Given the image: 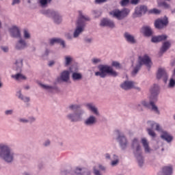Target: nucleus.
<instances>
[{
    "label": "nucleus",
    "instance_id": "nucleus-26",
    "mask_svg": "<svg viewBox=\"0 0 175 175\" xmlns=\"http://www.w3.org/2000/svg\"><path fill=\"white\" fill-rule=\"evenodd\" d=\"M16 96L18 99H20L21 101L27 103L30 102V98L28 96H25L22 94V91L19 90L16 92Z\"/></svg>",
    "mask_w": 175,
    "mask_h": 175
},
{
    "label": "nucleus",
    "instance_id": "nucleus-64",
    "mask_svg": "<svg viewBox=\"0 0 175 175\" xmlns=\"http://www.w3.org/2000/svg\"><path fill=\"white\" fill-rule=\"evenodd\" d=\"M94 175H102V174H100V171L98 170H96V169H94Z\"/></svg>",
    "mask_w": 175,
    "mask_h": 175
},
{
    "label": "nucleus",
    "instance_id": "nucleus-63",
    "mask_svg": "<svg viewBox=\"0 0 175 175\" xmlns=\"http://www.w3.org/2000/svg\"><path fill=\"white\" fill-rule=\"evenodd\" d=\"M59 44H60V45L62 46L63 49L66 48V43L64 40H61L60 42H59Z\"/></svg>",
    "mask_w": 175,
    "mask_h": 175
},
{
    "label": "nucleus",
    "instance_id": "nucleus-31",
    "mask_svg": "<svg viewBox=\"0 0 175 175\" xmlns=\"http://www.w3.org/2000/svg\"><path fill=\"white\" fill-rule=\"evenodd\" d=\"M50 18H53V21H55L56 24H59L62 21V18L58 12H56L55 14L52 15Z\"/></svg>",
    "mask_w": 175,
    "mask_h": 175
},
{
    "label": "nucleus",
    "instance_id": "nucleus-3",
    "mask_svg": "<svg viewBox=\"0 0 175 175\" xmlns=\"http://www.w3.org/2000/svg\"><path fill=\"white\" fill-rule=\"evenodd\" d=\"M154 127L155 131L159 133H163V132H167L163 131L159 123H157L154 120H148L146 122V131L148 136L150 137L152 139L157 138V133H155L154 131Z\"/></svg>",
    "mask_w": 175,
    "mask_h": 175
},
{
    "label": "nucleus",
    "instance_id": "nucleus-58",
    "mask_svg": "<svg viewBox=\"0 0 175 175\" xmlns=\"http://www.w3.org/2000/svg\"><path fill=\"white\" fill-rule=\"evenodd\" d=\"M142 105L141 103H138L137 105H136V108L138 111H142L143 110V108H142Z\"/></svg>",
    "mask_w": 175,
    "mask_h": 175
},
{
    "label": "nucleus",
    "instance_id": "nucleus-32",
    "mask_svg": "<svg viewBox=\"0 0 175 175\" xmlns=\"http://www.w3.org/2000/svg\"><path fill=\"white\" fill-rule=\"evenodd\" d=\"M11 78L15 79L17 81L27 79V77L25 75H23V74H21V73H18V74H16V75H11Z\"/></svg>",
    "mask_w": 175,
    "mask_h": 175
},
{
    "label": "nucleus",
    "instance_id": "nucleus-62",
    "mask_svg": "<svg viewBox=\"0 0 175 175\" xmlns=\"http://www.w3.org/2000/svg\"><path fill=\"white\" fill-rule=\"evenodd\" d=\"M19 122H22V123H24V124H26V123L29 122L28 120H27L26 118H20Z\"/></svg>",
    "mask_w": 175,
    "mask_h": 175
},
{
    "label": "nucleus",
    "instance_id": "nucleus-10",
    "mask_svg": "<svg viewBox=\"0 0 175 175\" xmlns=\"http://www.w3.org/2000/svg\"><path fill=\"white\" fill-rule=\"evenodd\" d=\"M168 24L167 17L165 16L162 18H159L154 22V27L156 29H161L166 27Z\"/></svg>",
    "mask_w": 175,
    "mask_h": 175
},
{
    "label": "nucleus",
    "instance_id": "nucleus-39",
    "mask_svg": "<svg viewBox=\"0 0 175 175\" xmlns=\"http://www.w3.org/2000/svg\"><path fill=\"white\" fill-rule=\"evenodd\" d=\"M73 81H79L82 79V74L79 72H73L72 75Z\"/></svg>",
    "mask_w": 175,
    "mask_h": 175
},
{
    "label": "nucleus",
    "instance_id": "nucleus-56",
    "mask_svg": "<svg viewBox=\"0 0 175 175\" xmlns=\"http://www.w3.org/2000/svg\"><path fill=\"white\" fill-rule=\"evenodd\" d=\"M1 50L3 51V53H8L9 51V48L6 46H2Z\"/></svg>",
    "mask_w": 175,
    "mask_h": 175
},
{
    "label": "nucleus",
    "instance_id": "nucleus-57",
    "mask_svg": "<svg viewBox=\"0 0 175 175\" xmlns=\"http://www.w3.org/2000/svg\"><path fill=\"white\" fill-rule=\"evenodd\" d=\"M129 2V0H122L120 1V5H122V6H125L126 5H128Z\"/></svg>",
    "mask_w": 175,
    "mask_h": 175
},
{
    "label": "nucleus",
    "instance_id": "nucleus-52",
    "mask_svg": "<svg viewBox=\"0 0 175 175\" xmlns=\"http://www.w3.org/2000/svg\"><path fill=\"white\" fill-rule=\"evenodd\" d=\"M5 114L7 116H12L13 114V109H8L5 111Z\"/></svg>",
    "mask_w": 175,
    "mask_h": 175
},
{
    "label": "nucleus",
    "instance_id": "nucleus-41",
    "mask_svg": "<svg viewBox=\"0 0 175 175\" xmlns=\"http://www.w3.org/2000/svg\"><path fill=\"white\" fill-rule=\"evenodd\" d=\"M51 0H39V4L42 8H46L49 3H51Z\"/></svg>",
    "mask_w": 175,
    "mask_h": 175
},
{
    "label": "nucleus",
    "instance_id": "nucleus-42",
    "mask_svg": "<svg viewBox=\"0 0 175 175\" xmlns=\"http://www.w3.org/2000/svg\"><path fill=\"white\" fill-rule=\"evenodd\" d=\"M83 170H85V169L77 167L75 169L74 174L72 175H81V174L83 172Z\"/></svg>",
    "mask_w": 175,
    "mask_h": 175
},
{
    "label": "nucleus",
    "instance_id": "nucleus-15",
    "mask_svg": "<svg viewBox=\"0 0 175 175\" xmlns=\"http://www.w3.org/2000/svg\"><path fill=\"white\" fill-rule=\"evenodd\" d=\"M85 107L88 111H91V113H93L94 116H100L99 109L97 108L96 105L94 104V103H88L86 105H85Z\"/></svg>",
    "mask_w": 175,
    "mask_h": 175
},
{
    "label": "nucleus",
    "instance_id": "nucleus-16",
    "mask_svg": "<svg viewBox=\"0 0 175 175\" xmlns=\"http://www.w3.org/2000/svg\"><path fill=\"white\" fill-rule=\"evenodd\" d=\"M100 27H109L113 29L116 27V24L113 21L108 18H103L100 21Z\"/></svg>",
    "mask_w": 175,
    "mask_h": 175
},
{
    "label": "nucleus",
    "instance_id": "nucleus-44",
    "mask_svg": "<svg viewBox=\"0 0 175 175\" xmlns=\"http://www.w3.org/2000/svg\"><path fill=\"white\" fill-rule=\"evenodd\" d=\"M15 66L17 67V68H16L17 71L21 70V68H22V66H23V61L22 60L16 61Z\"/></svg>",
    "mask_w": 175,
    "mask_h": 175
},
{
    "label": "nucleus",
    "instance_id": "nucleus-43",
    "mask_svg": "<svg viewBox=\"0 0 175 175\" xmlns=\"http://www.w3.org/2000/svg\"><path fill=\"white\" fill-rule=\"evenodd\" d=\"M23 38L25 40H29L31 38V34L27 29L23 30Z\"/></svg>",
    "mask_w": 175,
    "mask_h": 175
},
{
    "label": "nucleus",
    "instance_id": "nucleus-7",
    "mask_svg": "<svg viewBox=\"0 0 175 175\" xmlns=\"http://www.w3.org/2000/svg\"><path fill=\"white\" fill-rule=\"evenodd\" d=\"M116 140L117 142H118L120 148L122 150H125L128 148V139L125 137L124 134H118V137H117Z\"/></svg>",
    "mask_w": 175,
    "mask_h": 175
},
{
    "label": "nucleus",
    "instance_id": "nucleus-50",
    "mask_svg": "<svg viewBox=\"0 0 175 175\" xmlns=\"http://www.w3.org/2000/svg\"><path fill=\"white\" fill-rule=\"evenodd\" d=\"M65 36L66 39H68V40H72L75 38V37H73V35L70 33L69 32L66 33Z\"/></svg>",
    "mask_w": 175,
    "mask_h": 175
},
{
    "label": "nucleus",
    "instance_id": "nucleus-12",
    "mask_svg": "<svg viewBox=\"0 0 175 175\" xmlns=\"http://www.w3.org/2000/svg\"><path fill=\"white\" fill-rule=\"evenodd\" d=\"M28 47V44L26 42V40L23 38H19L15 44V49L17 51L25 50Z\"/></svg>",
    "mask_w": 175,
    "mask_h": 175
},
{
    "label": "nucleus",
    "instance_id": "nucleus-47",
    "mask_svg": "<svg viewBox=\"0 0 175 175\" xmlns=\"http://www.w3.org/2000/svg\"><path fill=\"white\" fill-rule=\"evenodd\" d=\"M140 103L144 107L150 108V101L148 102L146 100H142Z\"/></svg>",
    "mask_w": 175,
    "mask_h": 175
},
{
    "label": "nucleus",
    "instance_id": "nucleus-6",
    "mask_svg": "<svg viewBox=\"0 0 175 175\" xmlns=\"http://www.w3.org/2000/svg\"><path fill=\"white\" fill-rule=\"evenodd\" d=\"M85 114V110H84L83 109H80L74 113H70L67 114L66 118L72 122H81Z\"/></svg>",
    "mask_w": 175,
    "mask_h": 175
},
{
    "label": "nucleus",
    "instance_id": "nucleus-33",
    "mask_svg": "<svg viewBox=\"0 0 175 175\" xmlns=\"http://www.w3.org/2000/svg\"><path fill=\"white\" fill-rule=\"evenodd\" d=\"M150 110L157 116H160L161 114V111L159 108H158L157 105H156L154 103H151Z\"/></svg>",
    "mask_w": 175,
    "mask_h": 175
},
{
    "label": "nucleus",
    "instance_id": "nucleus-53",
    "mask_svg": "<svg viewBox=\"0 0 175 175\" xmlns=\"http://www.w3.org/2000/svg\"><path fill=\"white\" fill-rule=\"evenodd\" d=\"M137 8L140 9V10H142V12H143L144 13H146V12L147 11V7L146 5H141L140 7Z\"/></svg>",
    "mask_w": 175,
    "mask_h": 175
},
{
    "label": "nucleus",
    "instance_id": "nucleus-5",
    "mask_svg": "<svg viewBox=\"0 0 175 175\" xmlns=\"http://www.w3.org/2000/svg\"><path fill=\"white\" fill-rule=\"evenodd\" d=\"M129 13L130 10L129 8H123L122 10L116 8L109 12V16H111L112 18L118 21H122L129 16Z\"/></svg>",
    "mask_w": 175,
    "mask_h": 175
},
{
    "label": "nucleus",
    "instance_id": "nucleus-59",
    "mask_svg": "<svg viewBox=\"0 0 175 175\" xmlns=\"http://www.w3.org/2000/svg\"><path fill=\"white\" fill-rule=\"evenodd\" d=\"M107 1V0H95V3L100 5L101 3H104Z\"/></svg>",
    "mask_w": 175,
    "mask_h": 175
},
{
    "label": "nucleus",
    "instance_id": "nucleus-55",
    "mask_svg": "<svg viewBox=\"0 0 175 175\" xmlns=\"http://www.w3.org/2000/svg\"><path fill=\"white\" fill-rule=\"evenodd\" d=\"M81 175H91V171L85 169L83 170V173H81Z\"/></svg>",
    "mask_w": 175,
    "mask_h": 175
},
{
    "label": "nucleus",
    "instance_id": "nucleus-11",
    "mask_svg": "<svg viewBox=\"0 0 175 175\" xmlns=\"http://www.w3.org/2000/svg\"><path fill=\"white\" fill-rule=\"evenodd\" d=\"M97 123V118L94 115L89 116L86 119L84 120L83 124L87 127L94 126Z\"/></svg>",
    "mask_w": 175,
    "mask_h": 175
},
{
    "label": "nucleus",
    "instance_id": "nucleus-22",
    "mask_svg": "<svg viewBox=\"0 0 175 175\" xmlns=\"http://www.w3.org/2000/svg\"><path fill=\"white\" fill-rule=\"evenodd\" d=\"M134 157L136 158L138 167H143L144 165V157H143L142 153L134 154Z\"/></svg>",
    "mask_w": 175,
    "mask_h": 175
},
{
    "label": "nucleus",
    "instance_id": "nucleus-13",
    "mask_svg": "<svg viewBox=\"0 0 175 175\" xmlns=\"http://www.w3.org/2000/svg\"><path fill=\"white\" fill-rule=\"evenodd\" d=\"M10 33L11 36L16 39L22 38L21 31L20 29L16 25H13L10 28Z\"/></svg>",
    "mask_w": 175,
    "mask_h": 175
},
{
    "label": "nucleus",
    "instance_id": "nucleus-61",
    "mask_svg": "<svg viewBox=\"0 0 175 175\" xmlns=\"http://www.w3.org/2000/svg\"><path fill=\"white\" fill-rule=\"evenodd\" d=\"M51 144V140L50 139H46L45 142H44V146L45 147H48Z\"/></svg>",
    "mask_w": 175,
    "mask_h": 175
},
{
    "label": "nucleus",
    "instance_id": "nucleus-46",
    "mask_svg": "<svg viewBox=\"0 0 175 175\" xmlns=\"http://www.w3.org/2000/svg\"><path fill=\"white\" fill-rule=\"evenodd\" d=\"M79 108H80V105L77 104H71L70 105H69V109L71 111L77 110Z\"/></svg>",
    "mask_w": 175,
    "mask_h": 175
},
{
    "label": "nucleus",
    "instance_id": "nucleus-37",
    "mask_svg": "<svg viewBox=\"0 0 175 175\" xmlns=\"http://www.w3.org/2000/svg\"><path fill=\"white\" fill-rule=\"evenodd\" d=\"M158 5L160 8H163L165 10L171 9V5L165 1L158 2Z\"/></svg>",
    "mask_w": 175,
    "mask_h": 175
},
{
    "label": "nucleus",
    "instance_id": "nucleus-20",
    "mask_svg": "<svg viewBox=\"0 0 175 175\" xmlns=\"http://www.w3.org/2000/svg\"><path fill=\"white\" fill-rule=\"evenodd\" d=\"M173 167L172 165H165L163 167L161 171H159L158 175H172Z\"/></svg>",
    "mask_w": 175,
    "mask_h": 175
},
{
    "label": "nucleus",
    "instance_id": "nucleus-17",
    "mask_svg": "<svg viewBox=\"0 0 175 175\" xmlns=\"http://www.w3.org/2000/svg\"><path fill=\"white\" fill-rule=\"evenodd\" d=\"M70 71L64 70L60 73L59 77L57 78V81L59 82H68L69 81Z\"/></svg>",
    "mask_w": 175,
    "mask_h": 175
},
{
    "label": "nucleus",
    "instance_id": "nucleus-34",
    "mask_svg": "<svg viewBox=\"0 0 175 175\" xmlns=\"http://www.w3.org/2000/svg\"><path fill=\"white\" fill-rule=\"evenodd\" d=\"M64 59L65 66L68 67L70 65H71L73 60V57L70 55H66L65 57H64Z\"/></svg>",
    "mask_w": 175,
    "mask_h": 175
},
{
    "label": "nucleus",
    "instance_id": "nucleus-51",
    "mask_svg": "<svg viewBox=\"0 0 175 175\" xmlns=\"http://www.w3.org/2000/svg\"><path fill=\"white\" fill-rule=\"evenodd\" d=\"M92 62H93L94 65H96L101 62V59H100L99 58H94L93 59H92Z\"/></svg>",
    "mask_w": 175,
    "mask_h": 175
},
{
    "label": "nucleus",
    "instance_id": "nucleus-1",
    "mask_svg": "<svg viewBox=\"0 0 175 175\" xmlns=\"http://www.w3.org/2000/svg\"><path fill=\"white\" fill-rule=\"evenodd\" d=\"M16 153L8 144L0 143V160L7 163H12L14 161Z\"/></svg>",
    "mask_w": 175,
    "mask_h": 175
},
{
    "label": "nucleus",
    "instance_id": "nucleus-24",
    "mask_svg": "<svg viewBox=\"0 0 175 175\" xmlns=\"http://www.w3.org/2000/svg\"><path fill=\"white\" fill-rule=\"evenodd\" d=\"M124 40L131 44H135L136 43L135 37L133 35L130 34L129 32L124 33Z\"/></svg>",
    "mask_w": 175,
    "mask_h": 175
},
{
    "label": "nucleus",
    "instance_id": "nucleus-23",
    "mask_svg": "<svg viewBox=\"0 0 175 175\" xmlns=\"http://www.w3.org/2000/svg\"><path fill=\"white\" fill-rule=\"evenodd\" d=\"M161 138L168 144L173 141L172 135L167 131H163L161 134Z\"/></svg>",
    "mask_w": 175,
    "mask_h": 175
},
{
    "label": "nucleus",
    "instance_id": "nucleus-48",
    "mask_svg": "<svg viewBox=\"0 0 175 175\" xmlns=\"http://www.w3.org/2000/svg\"><path fill=\"white\" fill-rule=\"evenodd\" d=\"M175 87V80L174 79H170L168 84L169 88H173Z\"/></svg>",
    "mask_w": 175,
    "mask_h": 175
},
{
    "label": "nucleus",
    "instance_id": "nucleus-54",
    "mask_svg": "<svg viewBox=\"0 0 175 175\" xmlns=\"http://www.w3.org/2000/svg\"><path fill=\"white\" fill-rule=\"evenodd\" d=\"M151 13H153L154 14H159L161 13V10L157 8H154L151 10Z\"/></svg>",
    "mask_w": 175,
    "mask_h": 175
},
{
    "label": "nucleus",
    "instance_id": "nucleus-25",
    "mask_svg": "<svg viewBox=\"0 0 175 175\" xmlns=\"http://www.w3.org/2000/svg\"><path fill=\"white\" fill-rule=\"evenodd\" d=\"M134 86V83L133 81H126L120 85V88H122L124 90H129L132 89Z\"/></svg>",
    "mask_w": 175,
    "mask_h": 175
},
{
    "label": "nucleus",
    "instance_id": "nucleus-30",
    "mask_svg": "<svg viewBox=\"0 0 175 175\" xmlns=\"http://www.w3.org/2000/svg\"><path fill=\"white\" fill-rule=\"evenodd\" d=\"M167 36L165 35H161L159 36H154L152 37L151 42L154 43H157L161 41H164L165 39H167Z\"/></svg>",
    "mask_w": 175,
    "mask_h": 175
},
{
    "label": "nucleus",
    "instance_id": "nucleus-40",
    "mask_svg": "<svg viewBox=\"0 0 175 175\" xmlns=\"http://www.w3.org/2000/svg\"><path fill=\"white\" fill-rule=\"evenodd\" d=\"M142 66L140 64H137L136 66L133 68V72H131V75L133 76H135L137 72H139V70L142 68Z\"/></svg>",
    "mask_w": 175,
    "mask_h": 175
},
{
    "label": "nucleus",
    "instance_id": "nucleus-14",
    "mask_svg": "<svg viewBox=\"0 0 175 175\" xmlns=\"http://www.w3.org/2000/svg\"><path fill=\"white\" fill-rule=\"evenodd\" d=\"M105 159L111 160V167H114L119 164L120 159L119 157L117 154H113L112 157L108 153L105 154Z\"/></svg>",
    "mask_w": 175,
    "mask_h": 175
},
{
    "label": "nucleus",
    "instance_id": "nucleus-2",
    "mask_svg": "<svg viewBox=\"0 0 175 175\" xmlns=\"http://www.w3.org/2000/svg\"><path fill=\"white\" fill-rule=\"evenodd\" d=\"M90 17L85 15H83L82 12H79V19L77 22V26L75 30L73 32V38H78L80 35L83 32L85 27V22L89 21Z\"/></svg>",
    "mask_w": 175,
    "mask_h": 175
},
{
    "label": "nucleus",
    "instance_id": "nucleus-35",
    "mask_svg": "<svg viewBox=\"0 0 175 175\" xmlns=\"http://www.w3.org/2000/svg\"><path fill=\"white\" fill-rule=\"evenodd\" d=\"M159 94H152L151 93L150 96L149 97V101H150L151 103H154L158 101V95Z\"/></svg>",
    "mask_w": 175,
    "mask_h": 175
},
{
    "label": "nucleus",
    "instance_id": "nucleus-27",
    "mask_svg": "<svg viewBox=\"0 0 175 175\" xmlns=\"http://www.w3.org/2000/svg\"><path fill=\"white\" fill-rule=\"evenodd\" d=\"M171 46V43L168 41L163 42V45L161 48V51H159V55H162L165 52H166L169 48Z\"/></svg>",
    "mask_w": 175,
    "mask_h": 175
},
{
    "label": "nucleus",
    "instance_id": "nucleus-4",
    "mask_svg": "<svg viewBox=\"0 0 175 175\" xmlns=\"http://www.w3.org/2000/svg\"><path fill=\"white\" fill-rule=\"evenodd\" d=\"M98 68L99 71L95 72V76L100 77V78L103 79L107 77V75L113 76V77L118 76V72L116 71H114L110 66L99 65L98 66Z\"/></svg>",
    "mask_w": 175,
    "mask_h": 175
},
{
    "label": "nucleus",
    "instance_id": "nucleus-49",
    "mask_svg": "<svg viewBox=\"0 0 175 175\" xmlns=\"http://www.w3.org/2000/svg\"><path fill=\"white\" fill-rule=\"evenodd\" d=\"M112 66L115 67L117 69H121V65L118 62H113Z\"/></svg>",
    "mask_w": 175,
    "mask_h": 175
},
{
    "label": "nucleus",
    "instance_id": "nucleus-38",
    "mask_svg": "<svg viewBox=\"0 0 175 175\" xmlns=\"http://www.w3.org/2000/svg\"><path fill=\"white\" fill-rule=\"evenodd\" d=\"M144 13L140 8L137 7L135 8V12L133 14V18H137L142 16V14Z\"/></svg>",
    "mask_w": 175,
    "mask_h": 175
},
{
    "label": "nucleus",
    "instance_id": "nucleus-60",
    "mask_svg": "<svg viewBox=\"0 0 175 175\" xmlns=\"http://www.w3.org/2000/svg\"><path fill=\"white\" fill-rule=\"evenodd\" d=\"M27 120H28V122L33 123L36 122V118L35 117H29V118H28Z\"/></svg>",
    "mask_w": 175,
    "mask_h": 175
},
{
    "label": "nucleus",
    "instance_id": "nucleus-19",
    "mask_svg": "<svg viewBox=\"0 0 175 175\" xmlns=\"http://www.w3.org/2000/svg\"><path fill=\"white\" fill-rule=\"evenodd\" d=\"M141 143L143 145L145 154H150L152 149L150 148L148 139L146 137H143L141 139Z\"/></svg>",
    "mask_w": 175,
    "mask_h": 175
},
{
    "label": "nucleus",
    "instance_id": "nucleus-8",
    "mask_svg": "<svg viewBox=\"0 0 175 175\" xmlns=\"http://www.w3.org/2000/svg\"><path fill=\"white\" fill-rule=\"evenodd\" d=\"M142 66V65L146 66L150 69L152 66V62H151L150 57L148 55H144L143 57H139L138 63L137 64Z\"/></svg>",
    "mask_w": 175,
    "mask_h": 175
},
{
    "label": "nucleus",
    "instance_id": "nucleus-21",
    "mask_svg": "<svg viewBox=\"0 0 175 175\" xmlns=\"http://www.w3.org/2000/svg\"><path fill=\"white\" fill-rule=\"evenodd\" d=\"M157 79H163V81H164L165 83H167L168 75L165 68H159L157 72Z\"/></svg>",
    "mask_w": 175,
    "mask_h": 175
},
{
    "label": "nucleus",
    "instance_id": "nucleus-9",
    "mask_svg": "<svg viewBox=\"0 0 175 175\" xmlns=\"http://www.w3.org/2000/svg\"><path fill=\"white\" fill-rule=\"evenodd\" d=\"M131 149H133V154H141L142 153V146H140V143L138 139L134 138L131 140Z\"/></svg>",
    "mask_w": 175,
    "mask_h": 175
},
{
    "label": "nucleus",
    "instance_id": "nucleus-29",
    "mask_svg": "<svg viewBox=\"0 0 175 175\" xmlns=\"http://www.w3.org/2000/svg\"><path fill=\"white\" fill-rule=\"evenodd\" d=\"M142 32L146 36H151L153 34L152 29L149 26H144L142 28Z\"/></svg>",
    "mask_w": 175,
    "mask_h": 175
},
{
    "label": "nucleus",
    "instance_id": "nucleus-18",
    "mask_svg": "<svg viewBox=\"0 0 175 175\" xmlns=\"http://www.w3.org/2000/svg\"><path fill=\"white\" fill-rule=\"evenodd\" d=\"M39 85L40 86V88H42L44 90H47L49 92H51V93L59 92V89L56 86L48 85L43 84L42 83H39Z\"/></svg>",
    "mask_w": 175,
    "mask_h": 175
},
{
    "label": "nucleus",
    "instance_id": "nucleus-45",
    "mask_svg": "<svg viewBox=\"0 0 175 175\" xmlns=\"http://www.w3.org/2000/svg\"><path fill=\"white\" fill-rule=\"evenodd\" d=\"M62 39L60 38H52L49 40V44L51 45L55 44L57 43H59L61 42Z\"/></svg>",
    "mask_w": 175,
    "mask_h": 175
},
{
    "label": "nucleus",
    "instance_id": "nucleus-36",
    "mask_svg": "<svg viewBox=\"0 0 175 175\" xmlns=\"http://www.w3.org/2000/svg\"><path fill=\"white\" fill-rule=\"evenodd\" d=\"M150 93L154 94H159V85L154 84L150 89Z\"/></svg>",
    "mask_w": 175,
    "mask_h": 175
},
{
    "label": "nucleus",
    "instance_id": "nucleus-28",
    "mask_svg": "<svg viewBox=\"0 0 175 175\" xmlns=\"http://www.w3.org/2000/svg\"><path fill=\"white\" fill-rule=\"evenodd\" d=\"M40 13L42 15H44L49 18L51 17L53 15H55L57 13V11H54L53 10L44 9L40 11Z\"/></svg>",
    "mask_w": 175,
    "mask_h": 175
}]
</instances>
